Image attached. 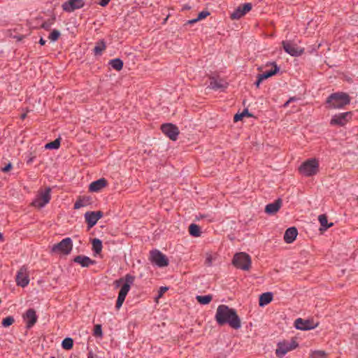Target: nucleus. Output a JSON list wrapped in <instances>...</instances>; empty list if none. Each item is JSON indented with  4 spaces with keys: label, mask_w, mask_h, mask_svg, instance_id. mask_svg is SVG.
Masks as SVG:
<instances>
[{
    "label": "nucleus",
    "mask_w": 358,
    "mask_h": 358,
    "mask_svg": "<svg viewBox=\"0 0 358 358\" xmlns=\"http://www.w3.org/2000/svg\"><path fill=\"white\" fill-rule=\"evenodd\" d=\"M189 231L191 236L199 237L201 235L200 227L196 224H191L189 227Z\"/></svg>",
    "instance_id": "obj_29"
},
{
    "label": "nucleus",
    "mask_w": 358,
    "mask_h": 358,
    "mask_svg": "<svg viewBox=\"0 0 358 358\" xmlns=\"http://www.w3.org/2000/svg\"><path fill=\"white\" fill-rule=\"evenodd\" d=\"M318 220L321 225L320 230H327L328 228L333 226L332 222L328 223L327 217L324 214L319 215Z\"/></svg>",
    "instance_id": "obj_26"
},
{
    "label": "nucleus",
    "mask_w": 358,
    "mask_h": 358,
    "mask_svg": "<svg viewBox=\"0 0 358 358\" xmlns=\"http://www.w3.org/2000/svg\"><path fill=\"white\" fill-rule=\"evenodd\" d=\"M318 325L317 322L313 320H303L302 318H297L294 321V327L297 329L307 331L315 329Z\"/></svg>",
    "instance_id": "obj_11"
},
{
    "label": "nucleus",
    "mask_w": 358,
    "mask_h": 358,
    "mask_svg": "<svg viewBox=\"0 0 358 358\" xmlns=\"http://www.w3.org/2000/svg\"><path fill=\"white\" fill-rule=\"evenodd\" d=\"M350 102V98L345 92L333 93L327 99V107L332 109H341Z\"/></svg>",
    "instance_id": "obj_2"
},
{
    "label": "nucleus",
    "mask_w": 358,
    "mask_h": 358,
    "mask_svg": "<svg viewBox=\"0 0 358 358\" xmlns=\"http://www.w3.org/2000/svg\"><path fill=\"white\" fill-rule=\"evenodd\" d=\"M243 113H244V116L248 113V110H245Z\"/></svg>",
    "instance_id": "obj_53"
},
{
    "label": "nucleus",
    "mask_w": 358,
    "mask_h": 358,
    "mask_svg": "<svg viewBox=\"0 0 358 358\" xmlns=\"http://www.w3.org/2000/svg\"><path fill=\"white\" fill-rule=\"evenodd\" d=\"M60 146V138H57L55 141L45 145V148L48 150H56Z\"/></svg>",
    "instance_id": "obj_31"
},
{
    "label": "nucleus",
    "mask_w": 358,
    "mask_h": 358,
    "mask_svg": "<svg viewBox=\"0 0 358 358\" xmlns=\"http://www.w3.org/2000/svg\"><path fill=\"white\" fill-rule=\"evenodd\" d=\"M212 299H213V297L210 294L204 295V296L198 295L196 296V301L199 303L203 304V305L208 304L212 301Z\"/></svg>",
    "instance_id": "obj_30"
},
{
    "label": "nucleus",
    "mask_w": 358,
    "mask_h": 358,
    "mask_svg": "<svg viewBox=\"0 0 358 358\" xmlns=\"http://www.w3.org/2000/svg\"><path fill=\"white\" fill-rule=\"evenodd\" d=\"M281 200L279 199L273 203H268L265 207V212L269 215L277 213L281 206Z\"/></svg>",
    "instance_id": "obj_22"
},
{
    "label": "nucleus",
    "mask_w": 358,
    "mask_h": 358,
    "mask_svg": "<svg viewBox=\"0 0 358 358\" xmlns=\"http://www.w3.org/2000/svg\"><path fill=\"white\" fill-rule=\"evenodd\" d=\"M51 358H55V357H52Z\"/></svg>",
    "instance_id": "obj_55"
},
{
    "label": "nucleus",
    "mask_w": 358,
    "mask_h": 358,
    "mask_svg": "<svg viewBox=\"0 0 358 358\" xmlns=\"http://www.w3.org/2000/svg\"><path fill=\"white\" fill-rule=\"evenodd\" d=\"M73 249V242L71 238L62 239L59 243L55 244L51 248V252L58 255H69Z\"/></svg>",
    "instance_id": "obj_5"
},
{
    "label": "nucleus",
    "mask_w": 358,
    "mask_h": 358,
    "mask_svg": "<svg viewBox=\"0 0 358 358\" xmlns=\"http://www.w3.org/2000/svg\"><path fill=\"white\" fill-rule=\"evenodd\" d=\"M209 15H210L209 12H208L206 10H203L199 13L197 20H203V19L206 18L207 16H208Z\"/></svg>",
    "instance_id": "obj_40"
},
{
    "label": "nucleus",
    "mask_w": 358,
    "mask_h": 358,
    "mask_svg": "<svg viewBox=\"0 0 358 358\" xmlns=\"http://www.w3.org/2000/svg\"><path fill=\"white\" fill-rule=\"evenodd\" d=\"M294 101H295L294 98H290L287 102H285V106H287L289 103H291V102H292Z\"/></svg>",
    "instance_id": "obj_50"
},
{
    "label": "nucleus",
    "mask_w": 358,
    "mask_h": 358,
    "mask_svg": "<svg viewBox=\"0 0 358 358\" xmlns=\"http://www.w3.org/2000/svg\"><path fill=\"white\" fill-rule=\"evenodd\" d=\"M311 358H327V354L324 351H314L310 355Z\"/></svg>",
    "instance_id": "obj_34"
},
{
    "label": "nucleus",
    "mask_w": 358,
    "mask_h": 358,
    "mask_svg": "<svg viewBox=\"0 0 358 358\" xmlns=\"http://www.w3.org/2000/svg\"><path fill=\"white\" fill-rule=\"evenodd\" d=\"M319 163L316 159L312 158L304 162L299 167V172L303 176L309 177L315 175L318 171Z\"/></svg>",
    "instance_id": "obj_7"
},
{
    "label": "nucleus",
    "mask_w": 358,
    "mask_h": 358,
    "mask_svg": "<svg viewBox=\"0 0 358 358\" xmlns=\"http://www.w3.org/2000/svg\"><path fill=\"white\" fill-rule=\"evenodd\" d=\"M263 80H263V79H262V78L258 75V76H257V80H256V82H255V85H256L257 87H259V85H260V83H261Z\"/></svg>",
    "instance_id": "obj_47"
},
{
    "label": "nucleus",
    "mask_w": 358,
    "mask_h": 358,
    "mask_svg": "<svg viewBox=\"0 0 358 358\" xmlns=\"http://www.w3.org/2000/svg\"><path fill=\"white\" fill-rule=\"evenodd\" d=\"M74 262L79 264L83 267H88L90 265L94 264V261L90 257L83 255L76 256L74 259Z\"/></svg>",
    "instance_id": "obj_23"
},
{
    "label": "nucleus",
    "mask_w": 358,
    "mask_h": 358,
    "mask_svg": "<svg viewBox=\"0 0 358 358\" xmlns=\"http://www.w3.org/2000/svg\"><path fill=\"white\" fill-rule=\"evenodd\" d=\"M16 284L22 287H27L29 283V276L27 268L22 266L17 272L15 278Z\"/></svg>",
    "instance_id": "obj_10"
},
{
    "label": "nucleus",
    "mask_w": 358,
    "mask_h": 358,
    "mask_svg": "<svg viewBox=\"0 0 358 358\" xmlns=\"http://www.w3.org/2000/svg\"><path fill=\"white\" fill-rule=\"evenodd\" d=\"M243 117H244V113H242L241 114H236L234 115V121L235 122L239 121L243 118Z\"/></svg>",
    "instance_id": "obj_44"
},
{
    "label": "nucleus",
    "mask_w": 358,
    "mask_h": 358,
    "mask_svg": "<svg viewBox=\"0 0 358 358\" xmlns=\"http://www.w3.org/2000/svg\"><path fill=\"white\" fill-rule=\"evenodd\" d=\"M273 299V294L271 292L263 293L259 297V306H264L269 303Z\"/></svg>",
    "instance_id": "obj_25"
},
{
    "label": "nucleus",
    "mask_w": 358,
    "mask_h": 358,
    "mask_svg": "<svg viewBox=\"0 0 358 358\" xmlns=\"http://www.w3.org/2000/svg\"><path fill=\"white\" fill-rule=\"evenodd\" d=\"M46 43V41L44 40L43 38H41V39L39 40V43L40 45H44Z\"/></svg>",
    "instance_id": "obj_51"
},
{
    "label": "nucleus",
    "mask_w": 358,
    "mask_h": 358,
    "mask_svg": "<svg viewBox=\"0 0 358 358\" xmlns=\"http://www.w3.org/2000/svg\"><path fill=\"white\" fill-rule=\"evenodd\" d=\"M150 262L158 267H165L169 265V259L165 255L158 250H154L150 252Z\"/></svg>",
    "instance_id": "obj_9"
},
{
    "label": "nucleus",
    "mask_w": 358,
    "mask_h": 358,
    "mask_svg": "<svg viewBox=\"0 0 358 358\" xmlns=\"http://www.w3.org/2000/svg\"><path fill=\"white\" fill-rule=\"evenodd\" d=\"M251 8L252 4L250 3H246L241 5L231 13V18L233 20H238L249 12Z\"/></svg>",
    "instance_id": "obj_14"
},
{
    "label": "nucleus",
    "mask_w": 358,
    "mask_h": 358,
    "mask_svg": "<svg viewBox=\"0 0 358 358\" xmlns=\"http://www.w3.org/2000/svg\"><path fill=\"white\" fill-rule=\"evenodd\" d=\"M103 216V213L101 211H88L85 214V218L87 223L88 227L92 228L94 227L97 221L101 219Z\"/></svg>",
    "instance_id": "obj_16"
},
{
    "label": "nucleus",
    "mask_w": 358,
    "mask_h": 358,
    "mask_svg": "<svg viewBox=\"0 0 358 358\" xmlns=\"http://www.w3.org/2000/svg\"><path fill=\"white\" fill-rule=\"evenodd\" d=\"M232 264L238 269L248 271L251 267V258L245 252H238L234 255Z\"/></svg>",
    "instance_id": "obj_4"
},
{
    "label": "nucleus",
    "mask_w": 358,
    "mask_h": 358,
    "mask_svg": "<svg viewBox=\"0 0 358 358\" xmlns=\"http://www.w3.org/2000/svg\"><path fill=\"white\" fill-rule=\"evenodd\" d=\"M3 239V234L0 232V241Z\"/></svg>",
    "instance_id": "obj_52"
},
{
    "label": "nucleus",
    "mask_w": 358,
    "mask_h": 358,
    "mask_svg": "<svg viewBox=\"0 0 358 358\" xmlns=\"http://www.w3.org/2000/svg\"><path fill=\"white\" fill-rule=\"evenodd\" d=\"M168 290L166 287H161L158 292V298L162 297V295Z\"/></svg>",
    "instance_id": "obj_43"
},
{
    "label": "nucleus",
    "mask_w": 358,
    "mask_h": 358,
    "mask_svg": "<svg viewBox=\"0 0 358 358\" xmlns=\"http://www.w3.org/2000/svg\"><path fill=\"white\" fill-rule=\"evenodd\" d=\"M134 276L127 274L124 277V282L121 286L116 301V308L119 309L122 306L125 298L131 289V286L134 284Z\"/></svg>",
    "instance_id": "obj_3"
},
{
    "label": "nucleus",
    "mask_w": 358,
    "mask_h": 358,
    "mask_svg": "<svg viewBox=\"0 0 358 358\" xmlns=\"http://www.w3.org/2000/svg\"><path fill=\"white\" fill-rule=\"evenodd\" d=\"M110 0H100L99 5L104 7L107 6Z\"/></svg>",
    "instance_id": "obj_46"
},
{
    "label": "nucleus",
    "mask_w": 358,
    "mask_h": 358,
    "mask_svg": "<svg viewBox=\"0 0 358 358\" xmlns=\"http://www.w3.org/2000/svg\"><path fill=\"white\" fill-rule=\"evenodd\" d=\"M298 346V343L294 340H283L278 343L275 350L277 357L281 358L288 352L295 349Z\"/></svg>",
    "instance_id": "obj_8"
},
{
    "label": "nucleus",
    "mask_w": 358,
    "mask_h": 358,
    "mask_svg": "<svg viewBox=\"0 0 358 358\" xmlns=\"http://www.w3.org/2000/svg\"><path fill=\"white\" fill-rule=\"evenodd\" d=\"M162 131L171 140L176 141L179 134V130L176 126L171 123H166L161 127Z\"/></svg>",
    "instance_id": "obj_13"
},
{
    "label": "nucleus",
    "mask_w": 358,
    "mask_h": 358,
    "mask_svg": "<svg viewBox=\"0 0 358 358\" xmlns=\"http://www.w3.org/2000/svg\"><path fill=\"white\" fill-rule=\"evenodd\" d=\"M273 68L269 71H266L263 73L259 74V76L262 78V79L265 80L268 78L274 75H275L280 70V68L277 66L275 63H272Z\"/></svg>",
    "instance_id": "obj_24"
},
{
    "label": "nucleus",
    "mask_w": 358,
    "mask_h": 358,
    "mask_svg": "<svg viewBox=\"0 0 358 358\" xmlns=\"http://www.w3.org/2000/svg\"><path fill=\"white\" fill-rule=\"evenodd\" d=\"M199 21V20H197V17L196 18H194V19H192V20H190L188 21V24H194L196 22Z\"/></svg>",
    "instance_id": "obj_49"
},
{
    "label": "nucleus",
    "mask_w": 358,
    "mask_h": 358,
    "mask_svg": "<svg viewBox=\"0 0 358 358\" xmlns=\"http://www.w3.org/2000/svg\"><path fill=\"white\" fill-rule=\"evenodd\" d=\"M93 331H94V336H101V334H102L101 326L99 324L95 325Z\"/></svg>",
    "instance_id": "obj_38"
},
{
    "label": "nucleus",
    "mask_w": 358,
    "mask_h": 358,
    "mask_svg": "<svg viewBox=\"0 0 358 358\" xmlns=\"http://www.w3.org/2000/svg\"><path fill=\"white\" fill-rule=\"evenodd\" d=\"M83 0H69L65 1L62 6L63 10L68 13H71L76 9L83 8Z\"/></svg>",
    "instance_id": "obj_17"
},
{
    "label": "nucleus",
    "mask_w": 358,
    "mask_h": 358,
    "mask_svg": "<svg viewBox=\"0 0 358 358\" xmlns=\"http://www.w3.org/2000/svg\"><path fill=\"white\" fill-rule=\"evenodd\" d=\"M213 257L210 254H207L206 257V264L208 266H211L213 261Z\"/></svg>",
    "instance_id": "obj_41"
},
{
    "label": "nucleus",
    "mask_w": 358,
    "mask_h": 358,
    "mask_svg": "<svg viewBox=\"0 0 358 358\" xmlns=\"http://www.w3.org/2000/svg\"><path fill=\"white\" fill-rule=\"evenodd\" d=\"M124 282V278H122L115 280L113 284H114L115 287L117 288V287H119L121 285H122Z\"/></svg>",
    "instance_id": "obj_42"
},
{
    "label": "nucleus",
    "mask_w": 358,
    "mask_h": 358,
    "mask_svg": "<svg viewBox=\"0 0 358 358\" xmlns=\"http://www.w3.org/2000/svg\"><path fill=\"white\" fill-rule=\"evenodd\" d=\"M73 341L70 337H66L62 343V346L65 350H70L73 348Z\"/></svg>",
    "instance_id": "obj_32"
},
{
    "label": "nucleus",
    "mask_w": 358,
    "mask_h": 358,
    "mask_svg": "<svg viewBox=\"0 0 358 358\" xmlns=\"http://www.w3.org/2000/svg\"><path fill=\"white\" fill-rule=\"evenodd\" d=\"M59 36H60V32L58 30H57V29H54L50 34V35L48 36V38L51 41L54 42V41H57Z\"/></svg>",
    "instance_id": "obj_36"
},
{
    "label": "nucleus",
    "mask_w": 358,
    "mask_h": 358,
    "mask_svg": "<svg viewBox=\"0 0 358 358\" xmlns=\"http://www.w3.org/2000/svg\"><path fill=\"white\" fill-rule=\"evenodd\" d=\"M53 24V20H48V21H46V22H44L42 25H41V27L45 30H48L50 29L51 26Z\"/></svg>",
    "instance_id": "obj_39"
},
{
    "label": "nucleus",
    "mask_w": 358,
    "mask_h": 358,
    "mask_svg": "<svg viewBox=\"0 0 358 358\" xmlns=\"http://www.w3.org/2000/svg\"><path fill=\"white\" fill-rule=\"evenodd\" d=\"M25 116H26V115H25V114L22 115V119H24V118L25 117Z\"/></svg>",
    "instance_id": "obj_54"
},
{
    "label": "nucleus",
    "mask_w": 358,
    "mask_h": 358,
    "mask_svg": "<svg viewBox=\"0 0 358 358\" xmlns=\"http://www.w3.org/2000/svg\"><path fill=\"white\" fill-rule=\"evenodd\" d=\"M106 185V180L104 178H100L92 182L89 186V190L92 192H97Z\"/></svg>",
    "instance_id": "obj_20"
},
{
    "label": "nucleus",
    "mask_w": 358,
    "mask_h": 358,
    "mask_svg": "<svg viewBox=\"0 0 358 358\" xmlns=\"http://www.w3.org/2000/svg\"><path fill=\"white\" fill-rule=\"evenodd\" d=\"M106 48L105 43L101 41L99 43H98L94 48V52L95 55H101L102 51Z\"/></svg>",
    "instance_id": "obj_33"
},
{
    "label": "nucleus",
    "mask_w": 358,
    "mask_h": 358,
    "mask_svg": "<svg viewBox=\"0 0 358 358\" xmlns=\"http://www.w3.org/2000/svg\"><path fill=\"white\" fill-rule=\"evenodd\" d=\"M284 50L292 57H298L303 54V49L289 41L282 42Z\"/></svg>",
    "instance_id": "obj_12"
},
{
    "label": "nucleus",
    "mask_w": 358,
    "mask_h": 358,
    "mask_svg": "<svg viewBox=\"0 0 358 358\" xmlns=\"http://www.w3.org/2000/svg\"><path fill=\"white\" fill-rule=\"evenodd\" d=\"M227 83L223 80L216 78H211L210 79L209 87L213 90H223L226 88Z\"/></svg>",
    "instance_id": "obj_21"
},
{
    "label": "nucleus",
    "mask_w": 358,
    "mask_h": 358,
    "mask_svg": "<svg viewBox=\"0 0 358 358\" xmlns=\"http://www.w3.org/2000/svg\"><path fill=\"white\" fill-rule=\"evenodd\" d=\"M87 358H101L96 355H94L92 352L88 353Z\"/></svg>",
    "instance_id": "obj_48"
},
{
    "label": "nucleus",
    "mask_w": 358,
    "mask_h": 358,
    "mask_svg": "<svg viewBox=\"0 0 358 358\" xmlns=\"http://www.w3.org/2000/svg\"><path fill=\"white\" fill-rule=\"evenodd\" d=\"M50 199L51 188L48 187L45 189L38 191L31 205L38 208H43L50 202Z\"/></svg>",
    "instance_id": "obj_6"
},
{
    "label": "nucleus",
    "mask_w": 358,
    "mask_h": 358,
    "mask_svg": "<svg viewBox=\"0 0 358 358\" xmlns=\"http://www.w3.org/2000/svg\"><path fill=\"white\" fill-rule=\"evenodd\" d=\"M14 321L15 320L13 316H8L3 319L1 324L3 327H8L11 325Z\"/></svg>",
    "instance_id": "obj_35"
},
{
    "label": "nucleus",
    "mask_w": 358,
    "mask_h": 358,
    "mask_svg": "<svg viewBox=\"0 0 358 358\" xmlns=\"http://www.w3.org/2000/svg\"><path fill=\"white\" fill-rule=\"evenodd\" d=\"M87 201L85 199H78L74 203V208L79 209L82 207H84L87 205Z\"/></svg>",
    "instance_id": "obj_37"
},
{
    "label": "nucleus",
    "mask_w": 358,
    "mask_h": 358,
    "mask_svg": "<svg viewBox=\"0 0 358 358\" xmlns=\"http://www.w3.org/2000/svg\"><path fill=\"white\" fill-rule=\"evenodd\" d=\"M92 250L96 254H99L102 250V242L99 238H94L92 241Z\"/></svg>",
    "instance_id": "obj_28"
},
{
    "label": "nucleus",
    "mask_w": 358,
    "mask_h": 358,
    "mask_svg": "<svg viewBox=\"0 0 358 358\" xmlns=\"http://www.w3.org/2000/svg\"><path fill=\"white\" fill-rule=\"evenodd\" d=\"M351 116L350 112L341 113L332 117L330 124L331 125L344 126L348 122L349 117Z\"/></svg>",
    "instance_id": "obj_15"
},
{
    "label": "nucleus",
    "mask_w": 358,
    "mask_h": 358,
    "mask_svg": "<svg viewBox=\"0 0 358 358\" xmlns=\"http://www.w3.org/2000/svg\"><path fill=\"white\" fill-rule=\"evenodd\" d=\"M215 320L220 326L228 324L234 329H238L241 327V319L237 315L236 310L229 308L227 305L222 304L218 306Z\"/></svg>",
    "instance_id": "obj_1"
},
{
    "label": "nucleus",
    "mask_w": 358,
    "mask_h": 358,
    "mask_svg": "<svg viewBox=\"0 0 358 358\" xmlns=\"http://www.w3.org/2000/svg\"><path fill=\"white\" fill-rule=\"evenodd\" d=\"M297 234L298 231L295 227H289L285 232L284 240L287 243H292L296 239Z\"/></svg>",
    "instance_id": "obj_19"
},
{
    "label": "nucleus",
    "mask_w": 358,
    "mask_h": 358,
    "mask_svg": "<svg viewBox=\"0 0 358 358\" xmlns=\"http://www.w3.org/2000/svg\"><path fill=\"white\" fill-rule=\"evenodd\" d=\"M23 319L27 324V327H31L37 320L36 311L32 308L28 309L24 314Z\"/></svg>",
    "instance_id": "obj_18"
},
{
    "label": "nucleus",
    "mask_w": 358,
    "mask_h": 358,
    "mask_svg": "<svg viewBox=\"0 0 358 358\" xmlns=\"http://www.w3.org/2000/svg\"><path fill=\"white\" fill-rule=\"evenodd\" d=\"M109 64L116 71H120L123 67V62L119 58L110 60Z\"/></svg>",
    "instance_id": "obj_27"
},
{
    "label": "nucleus",
    "mask_w": 358,
    "mask_h": 358,
    "mask_svg": "<svg viewBox=\"0 0 358 358\" xmlns=\"http://www.w3.org/2000/svg\"><path fill=\"white\" fill-rule=\"evenodd\" d=\"M12 168L11 163H8L6 166L1 169L3 172H7Z\"/></svg>",
    "instance_id": "obj_45"
}]
</instances>
